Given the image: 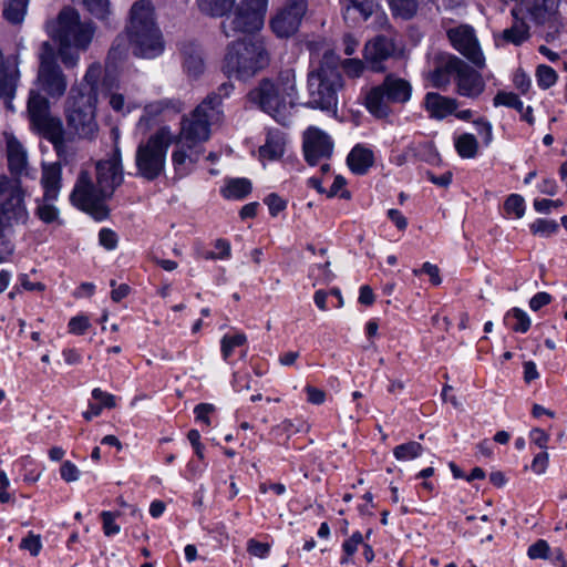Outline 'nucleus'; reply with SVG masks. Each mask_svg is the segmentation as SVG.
<instances>
[{
	"label": "nucleus",
	"mask_w": 567,
	"mask_h": 567,
	"mask_svg": "<svg viewBox=\"0 0 567 567\" xmlns=\"http://www.w3.org/2000/svg\"><path fill=\"white\" fill-rule=\"evenodd\" d=\"M224 117L221 100L217 95L207 96L181 121L177 150L172 154L175 172L179 175L190 173V168L200 153V145L210 137V127L221 123Z\"/></svg>",
	"instance_id": "f257e3e1"
},
{
	"label": "nucleus",
	"mask_w": 567,
	"mask_h": 567,
	"mask_svg": "<svg viewBox=\"0 0 567 567\" xmlns=\"http://www.w3.org/2000/svg\"><path fill=\"white\" fill-rule=\"evenodd\" d=\"M48 45H44V50ZM68 82L60 66L53 61L52 56L44 51L41 54V62L34 89L30 91L28 100V114L31 124L38 132L49 136L52 141H58L61 136V123H54L50 116V105L48 100L42 96L45 94L50 99L59 100L66 90Z\"/></svg>",
	"instance_id": "f03ea898"
},
{
	"label": "nucleus",
	"mask_w": 567,
	"mask_h": 567,
	"mask_svg": "<svg viewBox=\"0 0 567 567\" xmlns=\"http://www.w3.org/2000/svg\"><path fill=\"white\" fill-rule=\"evenodd\" d=\"M197 0L199 10L212 17H224L221 29L226 37L249 33L262 28L268 0Z\"/></svg>",
	"instance_id": "7ed1b4c3"
},
{
	"label": "nucleus",
	"mask_w": 567,
	"mask_h": 567,
	"mask_svg": "<svg viewBox=\"0 0 567 567\" xmlns=\"http://www.w3.org/2000/svg\"><path fill=\"white\" fill-rule=\"evenodd\" d=\"M101 75L100 65H90L82 82L71 87L64 113L69 125L83 137H91L97 131L96 82Z\"/></svg>",
	"instance_id": "20e7f679"
},
{
	"label": "nucleus",
	"mask_w": 567,
	"mask_h": 567,
	"mask_svg": "<svg viewBox=\"0 0 567 567\" xmlns=\"http://www.w3.org/2000/svg\"><path fill=\"white\" fill-rule=\"evenodd\" d=\"M247 99L276 121L285 123L297 100L296 74L286 69L274 78L262 80Z\"/></svg>",
	"instance_id": "39448f33"
},
{
	"label": "nucleus",
	"mask_w": 567,
	"mask_h": 567,
	"mask_svg": "<svg viewBox=\"0 0 567 567\" xmlns=\"http://www.w3.org/2000/svg\"><path fill=\"white\" fill-rule=\"evenodd\" d=\"M49 34L59 42V55L65 66H74L79 61V50H85L92 41L94 28L80 21L79 13L66 8L58 20L48 24Z\"/></svg>",
	"instance_id": "423d86ee"
},
{
	"label": "nucleus",
	"mask_w": 567,
	"mask_h": 567,
	"mask_svg": "<svg viewBox=\"0 0 567 567\" xmlns=\"http://www.w3.org/2000/svg\"><path fill=\"white\" fill-rule=\"evenodd\" d=\"M127 34L135 55L154 59L163 52L164 42L150 1L141 0L133 4Z\"/></svg>",
	"instance_id": "0eeeda50"
},
{
	"label": "nucleus",
	"mask_w": 567,
	"mask_h": 567,
	"mask_svg": "<svg viewBox=\"0 0 567 567\" xmlns=\"http://www.w3.org/2000/svg\"><path fill=\"white\" fill-rule=\"evenodd\" d=\"M269 64V53L261 39H244L228 45L223 69L229 76L248 79Z\"/></svg>",
	"instance_id": "6e6552de"
},
{
	"label": "nucleus",
	"mask_w": 567,
	"mask_h": 567,
	"mask_svg": "<svg viewBox=\"0 0 567 567\" xmlns=\"http://www.w3.org/2000/svg\"><path fill=\"white\" fill-rule=\"evenodd\" d=\"M341 87L342 78L336 66V58L327 53L321 64L308 75V104L313 109L336 112Z\"/></svg>",
	"instance_id": "1a4fd4ad"
},
{
	"label": "nucleus",
	"mask_w": 567,
	"mask_h": 567,
	"mask_svg": "<svg viewBox=\"0 0 567 567\" xmlns=\"http://www.w3.org/2000/svg\"><path fill=\"white\" fill-rule=\"evenodd\" d=\"M114 179H79L71 193V202L79 209L91 215L95 220H103L109 215L105 205L115 189Z\"/></svg>",
	"instance_id": "9d476101"
},
{
	"label": "nucleus",
	"mask_w": 567,
	"mask_h": 567,
	"mask_svg": "<svg viewBox=\"0 0 567 567\" xmlns=\"http://www.w3.org/2000/svg\"><path fill=\"white\" fill-rule=\"evenodd\" d=\"M443 73L453 76L456 92L461 96L476 99L484 92L485 82L482 75L456 56H449L444 68L433 73L432 81L436 87H444L450 83V79Z\"/></svg>",
	"instance_id": "9b49d317"
},
{
	"label": "nucleus",
	"mask_w": 567,
	"mask_h": 567,
	"mask_svg": "<svg viewBox=\"0 0 567 567\" xmlns=\"http://www.w3.org/2000/svg\"><path fill=\"white\" fill-rule=\"evenodd\" d=\"M174 134L163 126L146 143L140 144L136 152V166L143 177H157L164 172L165 156Z\"/></svg>",
	"instance_id": "f8f14e48"
},
{
	"label": "nucleus",
	"mask_w": 567,
	"mask_h": 567,
	"mask_svg": "<svg viewBox=\"0 0 567 567\" xmlns=\"http://www.w3.org/2000/svg\"><path fill=\"white\" fill-rule=\"evenodd\" d=\"M25 193L20 179H0V225L12 228L25 225L29 212L25 205Z\"/></svg>",
	"instance_id": "ddd939ff"
},
{
	"label": "nucleus",
	"mask_w": 567,
	"mask_h": 567,
	"mask_svg": "<svg viewBox=\"0 0 567 567\" xmlns=\"http://www.w3.org/2000/svg\"><path fill=\"white\" fill-rule=\"evenodd\" d=\"M452 47L470 60L475 66H485V56L476 38L474 29L468 24H461L446 31Z\"/></svg>",
	"instance_id": "4468645a"
},
{
	"label": "nucleus",
	"mask_w": 567,
	"mask_h": 567,
	"mask_svg": "<svg viewBox=\"0 0 567 567\" xmlns=\"http://www.w3.org/2000/svg\"><path fill=\"white\" fill-rule=\"evenodd\" d=\"M302 150L310 166L330 157L333 151L331 136L317 126H309L302 134Z\"/></svg>",
	"instance_id": "2eb2a0df"
},
{
	"label": "nucleus",
	"mask_w": 567,
	"mask_h": 567,
	"mask_svg": "<svg viewBox=\"0 0 567 567\" xmlns=\"http://www.w3.org/2000/svg\"><path fill=\"white\" fill-rule=\"evenodd\" d=\"M307 10L306 0H289L271 19L270 25L279 38L295 34Z\"/></svg>",
	"instance_id": "dca6fc26"
},
{
	"label": "nucleus",
	"mask_w": 567,
	"mask_h": 567,
	"mask_svg": "<svg viewBox=\"0 0 567 567\" xmlns=\"http://www.w3.org/2000/svg\"><path fill=\"white\" fill-rule=\"evenodd\" d=\"M423 105L430 117L433 118L443 120L452 114L463 121H467L472 117L471 110H463L457 112V101L447 96H443L439 93H427L424 97Z\"/></svg>",
	"instance_id": "f3484780"
},
{
	"label": "nucleus",
	"mask_w": 567,
	"mask_h": 567,
	"mask_svg": "<svg viewBox=\"0 0 567 567\" xmlns=\"http://www.w3.org/2000/svg\"><path fill=\"white\" fill-rule=\"evenodd\" d=\"M20 73L16 58H4L0 52V99L6 101L7 107L13 110L11 100L14 96Z\"/></svg>",
	"instance_id": "a211bd4d"
},
{
	"label": "nucleus",
	"mask_w": 567,
	"mask_h": 567,
	"mask_svg": "<svg viewBox=\"0 0 567 567\" xmlns=\"http://www.w3.org/2000/svg\"><path fill=\"white\" fill-rule=\"evenodd\" d=\"M344 19H349L351 11H358L363 20L374 17L379 27H383L388 22V18L383 11L380 10L379 4L374 0H340Z\"/></svg>",
	"instance_id": "6ab92c4d"
},
{
	"label": "nucleus",
	"mask_w": 567,
	"mask_h": 567,
	"mask_svg": "<svg viewBox=\"0 0 567 567\" xmlns=\"http://www.w3.org/2000/svg\"><path fill=\"white\" fill-rule=\"evenodd\" d=\"M9 168L14 177L29 175L27 153L22 144L11 134H6Z\"/></svg>",
	"instance_id": "aec40b11"
},
{
	"label": "nucleus",
	"mask_w": 567,
	"mask_h": 567,
	"mask_svg": "<svg viewBox=\"0 0 567 567\" xmlns=\"http://www.w3.org/2000/svg\"><path fill=\"white\" fill-rule=\"evenodd\" d=\"M286 145L287 136L281 130H267L266 141L258 150L259 159L262 162L278 159L284 155Z\"/></svg>",
	"instance_id": "412c9836"
},
{
	"label": "nucleus",
	"mask_w": 567,
	"mask_h": 567,
	"mask_svg": "<svg viewBox=\"0 0 567 567\" xmlns=\"http://www.w3.org/2000/svg\"><path fill=\"white\" fill-rule=\"evenodd\" d=\"M365 107L378 118H384L392 112L393 102L388 100V93L382 84L370 89L365 94Z\"/></svg>",
	"instance_id": "4be33fe9"
},
{
	"label": "nucleus",
	"mask_w": 567,
	"mask_h": 567,
	"mask_svg": "<svg viewBox=\"0 0 567 567\" xmlns=\"http://www.w3.org/2000/svg\"><path fill=\"white\" fill-rule=\"evenodd\" d=\"M513 18L514 22L512 27L502 31L498 35H495L496 45H520L529 38V28L524 21V19L529 20V18L527 16H517Z\"/></svg>",
	"instance_id": "5701e85b"
},
{
	"label": "nucleus",
	"mask_w": 567,
	"mask_h": 567,
	"mask_svg": "<svg viewBox=\"0 0 567 567\" xmlns=\"http://www.w3.org/2000/svg\"><path fill=\"white\" fill-rule=\"evenodd\" d=\"M394 43L391 39L378 35L364 45L363 55L372 65L390 58L394 53Z\"/></svg>",
	"instance_id": "b1692460"
},
{
	"label": "nucleus",
	"mask_w": 567,
	"mask_h": 567,
	"mask_svg": "<svg viewBox=\"0 0 567 567\" xmlns=\"http://www.w3.org/2000/svg\"><path fill=\"white\" fill-rule=\"evenodd\" d=\"M382 86L388 93V100H391L393 104H405L412 96V85L405 79L388 75Z\"/></svg>",
	"instance_id": "393cba45"
},
{
	"label": "nucleus",
	"mask_w": 567,
	"mask_h": 567,
	"mask_svg": "<svg viewBox=\"0 0 567 567\" xmlns=\"http://www.w3.org/2000/svg\"><path fill=\"white\" fill-rule=\"evenodd\" d=\"M374 163L373 151L363 144L355 145L347 157L350 171L357 175H363Z\"/></svg>",
	"instance_id": "a878e982"
},
{
	"label": "nucleus",
	"mask_w": 567,
	"mask_h": 567,
	"mask_svg": "<svg viewBox=\"0 0 567 567\" xmlns=\"http://www.w3.org/2000/svg\"><path fill=\"white\" fill-rule=\"evenodd\" d=\"M97 177H121L123 175L122 159L118 150L96 163Z\"/></svg>",
	"instance_id": "bb28decb"
},
{
	"label": "nucleus",
	"mask_w": 567,
	"mask_h": 567,
	"mask_svg": "<svg viewBox=\"0 0 567 567\" xmlns=\"http://www.w3.org/2000/svg\"><path fill=\"white\" fill-rule=\"evenodd\" d=\"M251 192V184L248 179H228L220 188L224 198L228 200H240Z\"/></svg>",
	"instance_id": "cd10ccee"
},
{
	"label": "nucleus",
	"mask_w": 567,
	"mask_h": 567,
	"mask_svg": "<svg viewBox=\"0 0 567 567\" xmlns=\"http://www.w3.org/2000/svg\"><path fill=\"white\" fill-rule=\"evenodd\" d=\"M505 323L515 332L525 333L530 328L529 316L520 308H513L506 312Z\"/></svg>",
	"instance_id": "c85d7f7f"
},
{
	"label": "nucleus",
	"mask_w": 567,
	"mask_h": 567,
	"mask_svg": "<svg viewBox=\"0 0 567 567\" xmlns=\"http://www.w3.org/2000/svg\"><path fill=\"white\" fill-rule=\"evenodd\" d=\"M454 145L458 155L463 158L475 157L478 152V143L473 134L464 133L454 138Z\"/></svg>",
	"instance_id": "c756f323"
},
{
	"label": "nucleus",
	"mask_w": 567,
	"mask_h": 567,
	"mask_svg": "<svg viewBox=\"0 0 567 567\" xmlns=\"http://www.w3.org/2000/svg\"><path fill=\"white\" fill-rule=\"evenodd\" d=\"M247 338L244 333L225 334L220 341L221 355L225 361L235 353L237 348L244 347Z\"/></svg>",
	"instance_id": "7c9ffc66"
},
{
	"label": "nucleus",
	"mask_w": 567,
	"mask_h": 567,
	"mask_svg": "<svg viewBox=\"0 0 567 567\" xmlns=\"http://www.w3.org/2000/svg\"><path fill=\"white\" fill-rule=\"evenodd\" d=\"M28 0H6L3 14L12 23H20L27 12Z\"/></svg>",
	"instance_id": "2f4dec72"
},
{
	"label": "nucleus",
	"mask_w": 567,
	"mask_h": 567,
	"mask_svg": "<svg viewBox=\"0 0 567 567\" xmlns=\"http://www.w3.org/2000/svg\"><path fill=\"white\" fill-rule=\"evenodd\" d=\"M392 13L402 19H411L417 10L416 0H388Z\"/></svg>",
	"instance_id": "473e14b6"
},
{
	"label": "nucleus",
	"mask_w": 567,
	"mask_h": 567,
	"mask_svg": "<svg viewBox=\"0 0 567 567\" xmlns=\"http://www.w3.org/2000/svg\"><path fill=\"white\" fill-rule=\"evenodd\" d=\"M422 445L415 441H411L395 446L393 450V455L398 461H409L416 458L422 454Z\"/></svg>",
	"instance_id": "72a5a7b5"
},
{
	"label": "nucleus",
	"mask_w": 567,
	"mask_h": 567,
	"mask_svg": "<svg viewBox=\"0 0 567 567\" xmlns=\"http://www.w3.org/2000/svg\"><path fill=\"white\" fill-rule=\"evenodd\" d=\"M35 216L39 217L45 224H55L60 226L62 224L59 210L52 204L40 203L37 199Z\"/></svg>",
	"instance_id": "f704fd0d"
},
{
	"label": "nucleus",
	"mask_w": 567,
	"mask_h": 567,
	"mask_svg": "<svg viewBox=\"0 0 567 567\" xmlns=\"http://www.w3.org/2000/svg\"><path fill=\"white\" fill-rule=\"evenodd\" d=\"M558 75L556 71L545 64H542L536 70V81L540 89L546 90L556 84Z\"/></svg>",
	"instance_id": "c9c22d12"
},
{
	"label": "nucleus",
	"mask_w": 567,
	"mask_h": 567,
	"mask_svg": "<svg viewBox=\"0 0 567 567\" xmlns=\"http://www.w3.org/2000/svg\"><path fill=\"white\" fill-rule=\"evenodd\" d=\"M504 208L507 215H513L515 218H522L525 214L524 198L517 194H512L506 199Z\"/></svg>",
	"instance_id": "e433bc0d"
},
{
	"label": "nucleus",
	"mask_w": 567,
	"mask_h": 567,
	"mask_svg": "<svg viewBox=\"0 0 567 567\" xmlns=\"http://www.w3.org/2000/svg\"><path fill=\"white\" fill-rule=\"evenodd\" d=\"M109 104L113 111L121 113L123 115L130 113L137 105L133 102H126L125 97L116 92H111L109 95Z\"/></svg>",
	"instance_id": "4c0bfd02"
},
{
	"label": "nucleus",
	"mask_w": 567,
	"mask_h": 567,
	"mask_svg": "<svg viewBox=\"0 0 567 567\" xmlns=\"http://www.w3.org/2000/svg\"><path fill=\"white\" fill-rule=\"evenodd\" d=\"M530 230L535 235L548 237L558 230V224L555 220L539 218L530 225Z\"/></svg>",
	"instance_id": "58836bf2"
},
{
	"label": "nucleus",
	"mask_w": 567,
	"mask_h": 567,
	"mask_svg": "<svg viewBox=\"0 0 567 567\" xmlns=\"http://www.w3.org/2000/svg\"><path fill=\"white\" fill-rule=\"evenodd\" d=\"M494 104L496 106L504 105L508 107H513L518 112H523L524 103L519 100V97L512 92H501L494 97Z\"/></svg>",
	"instance_id": "ea45409f"
},
{
	"label": "nucleus",
	"mask_w": 567,
	"mask_h": 567,
	"mask_svg": "<svg viewBox=\"0 0 567 567\" xmlns=\"http://www.w3.org/2000/svg\"><path fill=\"white\" fill-rule=\"evenodd\" d=\"M82 3L97 19H104L110 12L109 0H82Z\"/></svg>",
	"instance_id": "a19ab883"
},
{
	"label": "nucleus",
	"mask_w": 567,
	"mask_h": 567,
	"mask_svg": "<svg viewBox=\"0 0 567 567\" xmlns=\"http://www.w3.org/2000/svg\"><path fill=\"white\" fill-rule=\"evenodd\" d=\"M360 545H363V536L360 532H354L351 537L342 544L346 556L341 558V564L348 563L349 557L357 551Z\"/></svg>",
	"instance_id": "79ce46f5"
},
{
	"label": "nucleus",
	"mask_w": 567,
	"mask_h": 567,
	"mask_svg": "<svg viewBox=\"0 0 567 567\" xmlns=\"http://www.w3.org/2000/svg\"><path fill=\"white\" fill-rule=\"evenodd\" d=\"M42 187L44 189L43 198L39 200L40 203L51 204L54 199H56L61 185L60 179H42Z\"/></svg>",
	"instance_id": "37998d69"
},
{
	"label": "nucleus",
	"mask_w": 567,
	"mask_h": 567,
	"mask_svg": "<svg viewBox=\"0 0 567 567\" xmlns=\"http://www.w3.org/2000/svg\"><path fill=\"white\" fill-rule=\"evenodd\" d=\"M550 547L544 539H538L530 545L527 555L530 559H547L549 557Z\"/></svg>",
	"instance_id": "c03bdc74"
},
{
	"label": "nucleus",
	"mask_w": 567,
	"mask_h": 567,
	"mask_svg": "<svg viewBox=\"0 0 567 567\" xmlns=\"http://www.w3.org/2000/svg\"><path fill=\"white\" fill-rule=\"evenodd\" d=\"M118 516V513L113 512H102L101 518L103 523V532L105 536H113L118 534L121 528L120 525L115 523V518Z\"/></svg>",
	"instance_id": "a18cd8bd"
},
{
	"label": "nucleus",
	"mask_w": 567,
	"mask_h": 567,
	"mask_svg": "<svg viewBox=\"0 0 567 567\" xmlns=\"http://www.w3.org/2000/svg\"><path fill=\"white\" fill-rule=\"evenodd\" d=\"M350 198V192L346 189V179H331L327 189V197Z\"/></svg>",
	"instance_id": "49530a36"
},
{
	"label": "nucleus",
	"mask_w": 567,
	"mask_h": 567,
	"mask_svg": "<svg viewBox=\"0 0 567 567\" xmlns=\"http://www.w3.org/2000/svg\"><path fill=\"white\" fill-rule=\"evenodd\" d=\"M155 111H158V114H163V117L166 118L168 117L167 116V113L169 112L167 110V105L166 103L164 102H158V104H154V105H148L146 109H145V112L146 114L144 116H142V118L138 122V128H147L148 126V122H150V114H152L153 112Z\"/></svg>",
	"instance_id": "de8ad7c7"
},
{
	"label": "nucleus",
	"mask_w": 567,
	"mask_h": 567,
	"mask_svg": "<svg viewBox=\"0 0 567 567\" xmlns=\"http://www.w3.org/2000/svg\"><path fill=\"white\" fill-rule=\"evenodd\" d=\"M20 548L28 550L32 556H38L42 548L40 536L30 533L22 539Z\"/></svg>",
	"instance_id": "09e8293b"
},
{
	"label": "nucleus",
	"mask_w": 567,
	"mask_h": 567,
	"mask_svg": "<svg viewBox=\"0 0 567 567\" xmlns=\"http://www.w3.org/2000/svg\"><path fill=\"white\" fill-rule=\"evenodd\" d=\"M99 243L107 250H113L117 246V235L110 228H102L99 233Z\"/></svg>",
	"instance_id": "8fccbe9b"
},
{
	"label": "nucleus",
	"mask_w": 567,
	"mask_h": 567,
	"mask_svg": "<svg viewBox=\"0 0 567 567\" xmlns=\"http://www.w3.org/2000/svg\"><path fill=\"white\" fill-rule=\"evenodd\" d=\"M60 475L65 482H75L80 477V470L71 461H64L60 467Z\"/></svg>",
	"instance_id": "3c124183"
},
{
	"label": "nucleus",
	"mask_w": 567,
	"mask_h": 567,
	"mask_svg": "<svg viewBox=\"0 0 567 567\" xmlns=\"http://www.w3.org/2000/svg\"><path fill=\"white\" fill-rule=\"evenodd\" d=\"M477 133L481 135L484 145H489L493 140L492 124L484 118L474 122Z\"/></svg>",
	"instance_id": "603ef678"
},
{
	"label": "nucleus",
	"mask_w": 567,
	"mask_h": 567,
	"mask_svg": "<svg viewBox=\"0 0 567 567\" xmlns=\"http://www.w3.org/2000/svg\"><path fill=\"white\" fill-rule=\"evenodd\" d=\"M270 546L267 543L258 542L254 538L247 543V550L250 555L259 558H265L269 553Z\"/></svg>",
	"instance_id": "864d4df0"
},
{
	"label": "nucleus",
	"mask_w": 567,
	"mask_h": 567,
	"mask_svg": "<svg viewBox=\"0 0 567 567\" xmlns=\"http://www.w3.org/2000/svg\"><path fill=\"white\" fill-rule=\"evenodd\" d=\"M342 68L350 78H359L364 70V65L359 59L344 60Z\"/></svg>",
	"instance_id": "5fc2aeb1"
},
{
	"label": "nucleus",
	"mask_w": 567,
	"mask_h": 567,
	"mask_svg": "<svg viewBox=\"0 0 567 567\" xmlns=\"http://www.w3.org/2000/svg\"><path fill=\"white\" fill-rule=\"evenodd\" d=\"M230 257V244L225 239H217L215 243V251L208 255L212 259H228Z\"/></svg>",
	"instance_id": "6e6d98bb"
},
{
	"label": "nucleus",
	"mask_w": 567,
	"mask_h": 567,
	"mask_svg": "<svg viewBox=\"0 0 567 567\" xmlns=\"http://www.w3.org/2000/svg\"><path fill=\"white\" fill-rule=\"evenodd\" d=\"M90 327L89 319L83 316L74 317L69 322V331L73 334L81 336Z\"/></svg>",
	"instance_id": "4d7b16f0"
},
{
	"label": "nucleus",
	"mask_w": 567,
	"mask_h": 567,
	"mask_svg": "<svg viewBox=\"0 0 567 567\" xmlns=\"http://www.w3.org/2000/svg\"><path fill=\"white\" fill-rule=\"evenodd\" d=\"M92 396L93 399L100 402L99 405H102V409H111L115 406V396L113 394L102 391L100 388L93 389Z\"/></svg>",
	"instance_id": "13d9d810"
},
{
	"label": "nucleus",
	"mask_w": 567,
	"mask_h": 567,
	"mask_svg": "<svg viewBox=\"0 0 567 567\" xmlns=\"http://www.w3.org/2000/svg\"><path fill=\"white\" fill-rule=\"evenodd\" d=\"M413 272L415 275L424 272L430 277L433 285L439 286L441 284L440 270L436 265L424 262L421 270L414 269Z\"/></svg>",
	"instance_id": "bf43d9fd"
},
{
	"label": "nucleus",
	"mask_w": 567,
	"mask_h": 567,
	"mask_svg": "<svg viewBox=\"0 0 567 567\" xmlns=\"http://www.w3.org/2000/svg\"><path fill=\"white\" fill-rule=\"evenodd\" d=\"M265 203L267 204L272 216H276L278 213L286 208V202L276 194L268 195L265 199Z\"/></svg>",
	"instance_id": "052dcab7"
},
{
	"label": "nucleus",
	"mask_w": 567,
	"mask_h": 567,
	"mask_svg": "<svg viewBox=\"0 0 567 567\" xmlns=\"http://www.w3.org/2000/svg\"><path fill=\"white\" fill-rule=\"evenodd\" d=\"M305 391L307 393V401L311 404L319 405L326 400V392L316 386L307 385Z\"/></svg>",
	"instance_id": "680f3d73"
},
{
	"label": "nucleus",
	"mask_w": 567,
	"mask_h": 567,
	"mask_svg": "<svg viewBox=\"0 0 567 567\" xmlns=\"http://www.w3.org/2000/svg\"><path fill=\"white\" fill-rule=\"evenodd\" d=\"M530 441L542 450L547 449L549 435L542 429H533L529 434Z\"/></svg>",
	"instance_id": "e2e57ef3"
},
{
	"label": "nucleus",
	"mask_w": 567,
	"mask_h": 567,
	"mask_svg": "<svg viewBox=\"0 0 567 567\" xmlns=\"http://www.w3.org/2000/svg\"><path fill=\"white\" fill-rule=\"evenodd\" d=\"M551 301V296L547 292H537L535 296L532 297L529 300V308L533 311H537L540 308L547 306Z\"/></svg>",
	"instance_id": "0e129e2a"
},
{
	"label": "nucleus",
	"mask_w": 567,
	"mask_h": 567,
	"mask_svg": "<svg viewBox=\"0 0 567 567\" xmlns=\"http://www.w3.org/2000/svg\"><path fill=\"white\" fill-rule=\"evenodd\" d=\"M513 82L515 87L522 93H527L532 85L529 76L522 71L515 72Z\"/></svg>",
	"instance_id": "69168bd1"
},
{
	"label": "nucleus",
	"mask_w": 567,
	"mask_h": 567,
	"mask_svg": "<svg viewBox=\"0 0 567 567\" xmlns=\"http://www.w3.org/2000/svg\"><path fill=\"white\" fill-rule=\"evenodd\" d=\"M547 465H548V453L544 451L542 453H538L534 457L530 468L536 474H543V473H545Z\"/></svg>",
	"instance_id": "338daca9"
},
{
	"label": "nucleus",
	"mask_w": 567,
	"mask_h": 567,
	"mask_svg": "<svg viewBox=\"0 0 567 567\" xmlns=\"http://www.w3.org/2000/svg\"><path fill=\"white\" fill-rule=\"evenodd\" d=\"M214 411V405L208 403H200L195 406L194 413L196 419L203 421L205 424L209 425V414Z\"/></svg>",
	"instance_id": "774afa93"
}]
</instances>
